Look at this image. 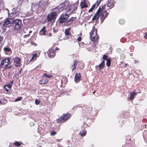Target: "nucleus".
I'll list each match as a JSON object with an SVG mask.
<instances>
[{"instance_id": "obj_14", "label": "nucleus", "mask_w": 147, "mask_h": 147, "mask_svg": "<svg viewBox=\"0 0 147 147\" xmlns=\"http://www.w3.org/2000/svg\"><path fill=\"white\" fill-rule=\"evenodd\" d=\"M3 50L5 53L8 55H10L12 52L11 49L8 47H4L3 48Z\"/></svg>"}, {"instance_id": "obj_39", "label": "nucleus", "mask_w": 147, "mask_h": 147, "mask_svg": "<svg viewBox=\"0 0 147 147\" xmlns=\"http://www.w3.org/2000/svg\"><path fill=\"white\" fill-rule=\"evenodd\" d=\"M40 101L39 100H35V103L36 105H38L40 104Z\"/></svg>"}, {"instance_id": "obj_22", "label": "nucleus", "mask_w": 147, "mask_h": 147, "mask_svg": "<svg viewBox=\"0 0 147 147\" xmlns=\"http://www.w3.org/2000/svg\"><path fill=\"white\" fill-rule=\"evenodd\" d=\"M102 0H98L96 2L93 4L92 7H93L94 9L95 7H97L99 5L100 2Z\"/></svg>"}, {"instance_id": "obj_9", "label": "nucleus", "mask_w": 147, "mask_h": 147, "mask_svg": "<svg viewBox=\"0 0 147 147\" xmlns=\"http://www.w3.org/2000/svg\"><path fill=\"white\" fill-rule=\"evenodd\" d=\"M18 8L15 7L12 9V12L11 14H8V16L9 17L14 18L16 16H18L19 14V11L18 10Z\"/></svg>"}, {"instance_id": "obj_49", "label": "nucleus", "mask_w": 147, "mask_h": 147, "mask_svg": "<svg viewBox=\"0 0 147 147\" xmlns=\"http://www.w3.org/2000/svg\"><path fill=\"white\" fill-rule=\"evenodd\" d=\"M95 92H96V91H95V90H94V91L93 92V94H94V93H95Z\"/></svg>"}, {"instance_id": "obj_40", "label": "nucleus", "mask_w": 147, "mask_h": 147, "mask_svg": "<svg viewBox=\"0 0 147 147\" xmlns=\"http://www.w3.org/2000/svg\"><path fill=\"white\" fill-rule=\"evenodd\" d=\"M3 40V38L2 36H0V45L1 44Z\"/></svg>"}, {"instance_id": "obj_51", "label": "nucleus", "mask_w": 147, "mask_h": 147, "mask_svg": "<svg viewBox=\"0 0 147 147\" xmlns=\"http://www.w3.org/2000/svg\"><path fill=\"white\" fill-rule=\"evenodd\" d=\"M41 33V34L42 35V33H43V32H40Z\"/></svg>"}, {"instance_id": "obj_44", "label": "nucleus", "mask_w": 147, "mask_h": 147, "mask_svg": "<svg viewBox=\"0 0 147 147\" xmlns=\"http://www.w3.org/2000/svg\"><path fill=\"white\" fill-rule=\"evenodd\" d=\"M77 40L79 41H80L82 40V38L80 36L78 38Z\"/></svg>"}, {"instance_id": "obj_20", "label": "nucleus", "mask_w": 147, "mask_h": 147, "mask_svg": "<svg viewBox=\"0 0 147 147\" xmlns=\"http://www.w3.org/2000/svg\"><path fill=\"white\" fill-rule=\"evenodd\" d=\"M70 27H69L65 29V34L66 36H71V34L70 32Z\"/></svg>"}, {"instance_id": "obj_28", "label": "nucleus", "mask_w": 147, "mask_h": 147, "mask_svg": "<svg viewBox=\"0 0 147 147\" xmlns=\"http://www.w3.org/2000/svg\"><path fill=\"white\" fill-rule=\"evenodd\" d=\"M37 56V54L36 53L32 55V57L30 61H34ZM36 60V59H35Z\"/></svg>"}, {"instance_id": "obj_41", "label": "nucleus", "mask_w": 147, "mask_h": 147, "mask_svg": "<svg viewBox=\"0 0 147 147\" xmlns=\"http://www.w3.org/2000/svg\"><path fill=\"white\" fill-rule=\"evenodd\" d=\"M31 44L32 45H33L34 46H36L37 45V44L36 43H35L34 42H31Z\"/></svg>"}, {"instance_id": "obj_54", "label": "nucleus", "mask_w": 147, "mask_h": 147, "mask_svg": "<svg viewBox=\"0 0 147 147\" xmlns=\"http://www.w3.org/2000/svg\"><path fill=\"white\" fill-rule=\"evenodd\" d=\"M67 147H69V146H68Z\"/></svg>"}, {"instance_id": "obj_36", "label": "nucleus", "mask_w": 147, "mask_h": 147, "mask_svg": "<svg viewBox=\"0 0 147 147\" xmlns=\"http://www.w3.org/2000/svg\"><path fill=\"white\" fill-rule=\"evenodd\" d=\"M6 86H3V88L4 89H5V90H6V93L7 94V93H9V89H7L6 88Z\"/></svg>"}, {"instance_id": "obj_17", "label": "nucleus", "mask_w": 147, "mask_h": 147, "mask_svg": "<svg viewBox=\"0 0 147 147\" xmlns=\"http://www.w3.org/2000/svg\"><path fill=\"white\" fill-rule=\"evenodd\" d=\"M77 63L78 61L76 60H74V61L73 63H72L71 67L72 71H73L76 69Z\"/></svg>"}, {"instance_id": "obj_35", "label": "nucleus", "mask_w": 147, "mask_h": 147, "mask_svg": "<svg viewBox=\"0 0 147 147\" xmlns=\"http://www.w3.org/2000/svg\"><path fill=\"white\" fill-rule=\"evenodd\" d=\"M108 57V56L107 55H104L102 57V59L104 60H107V58Z\"/></svg>"}, {"instance_id": "obj_43", "label": "nucleus", "mask_w": 147, "mask_h": 147, "mask_svg": "<svg viewBox=\"0 0 147 147\" xmlns=\"http://www.w3.org/2000/svg\"><path fill=\"white\" fill-rule=\"evenodd\" d=\"M30 35L29 34H28L27 35H25L24 36V38H26L27 37H29Z\"/></svg>"}, {"instance_id": "obj_37", "label": "nucleus", "mask_w": 147, "mask_h": 147, "mask_svg": "<svg viewBox=\"0 0 147 147\" xmlns=\"http://www.w3.org/2000/svg\"><path fill=\"white\" fill-rule=\"evenodd\" d=\"M57 134V133L56 131H52L51 132L50 134L52 136H53Z\"/></svg>"}, {"instance_id": "obj_33", "label": "nucleus", "mask_w": 147, "mask_h": 147, "mask_svg": "<svg viewBox=\"0 0 147 147\" xmlns=\"http://www.w3.org/2000/svg\"><path fill=\"white\" fill-rule=\"evenodd\" d=\"M74 17H71L69 19L68 21V22H71L72 24L74 20Z\"/></svg>"}, {"instance_id": "obj_19", "label": "nucleus", "mask_w": 147, "mask_h": 147, "mask_svg": "<svg viewBox=\"0 0 147 147\" xmlns=\"http://www.w3.org/2000/svg\"><path fill=\"white\" fill-rule=\"evenodd\" d=\"M48 82V80L46 78H43L39 81L38 83L40 84H45L47 83Z\"/></svg>"}, {"instance_id": "obj_21", "label": "nucleus", "mask_w": 147, "mask_h": 147, "mask_svg": "<svg viewBox=\"0 0 147 147\" xmlns=\"http://www.w3.org/2000/svg\"><path fill=\"white\" fill-rule=\"evenodd\" d=\"M78 65V67L80 69H83L84 68V64L81 61H78L77 64Z\"/></svg>"}, {"instance_id": "obj_53", "label": "nucleus", "mask_w": 147, "mask_h": 147, "mask_svg": "<svg viewBox=\"0 0 147 147\" xmlns=\"http://www.w3.org/2000/svg\"><path fill=\"white\" fill-rule=\"evenodd\" d=\"M26 64H28V63H26Z\"/></svg>"}, {"instance_id": "obj_27", "label": "nucleus", "mask_w": 147, "mask_h": 147, "mask_svg": "<svg viewBox=\"0 0 147 147\" xmlns=\"http://www.w3.org/2000/svg\"><path fill=\"white\" fill-rule=\"evenodd\" d=\"M111 62V61L110 59H107L106 63L107 66L109 67L110 66Z\"/></svg>"}, {"instance_id": "obj_46", "label": "nucleus", "mask_w": 147, "mask_h": 147, "mask_svg": "<svg viewBox=\"0 0 147 147\" xmlns=\"http://www.w3.org/2000/svg\"><path fill=\"white\" fill-rule=\"evenodd\" d=\"M59 50V48H58V47H56V48H55V50Z\"/></svg>"}, {"instance_id": "obj_42", "label": "nucleus", "mask_w": 147, "mask_h": 147, "mask_svg": "<svg viewBox=\"0 0 147 147\" xmlns=\"http://www.w3.org/2000/svg\"><path fill=\"white\" fill-rule=\"evenodd\" d=\"M94 9L93 7H91V8L89 10L88 12H90L92 11Z\"/></svg>"}, {"instance_id": "obj_30", "label": "nucleus", "mask_w": 147, "mask_h": 147, "mask_svg": "<svg viewBox=\"0 0 147 147\" xmlns=\"http://www.w3.org/2000/svg\"><path fill=\"white\" fill-rule=\"evenodd\" d=\"M13 144H14L17 147L21 145V144L18 141H16Z\"/></svg>"}, {"instance_id": "obj_5", "label": "nucleus", "mask_w": 147, "mask_h": 147, "mask_svg": "<svg viewBox=\"0 0 147 147\" xmlns=\"http://www.w3.org/2000/svg\"><path fill=\"white\" fill-rule=\"evenodd\" d=\"M90 34V38L92 41H96L98 39L97 30L94 26L93 27L92 29L91 30Z\"/></svg>"}, {"instance_id": "obj_23", "label": "nucleus", "mask_w": 147, "mask_h": 147, "mask_svg": "<svg viewBox=\"0 0 147 147\" xmlns=\"http://www.w3.org/2000/svg\"><path fill=\"white\" fill-rule=\"evenodd\" d=\"M105 65V61H102V62L99 65V69L103 68Z\"/></svg>"}, {"instance_id": "obj_24", "label": "nucleus", "mask_w": 147, "mask_h": 147, "mask_svg": "<svg viewBox=\"0 0 147 147\" xmlns=\"http://www.w3.org/2000/svg\"><path fill=\"white\" fill-rule=\"evenodd\" d=\"M86 130H82L80 131V135L82 136H86Z\"/></svg>"}, {"instance_id": "obj_32", "label": "nucleus", "mask_w": 147, "mask_h": 147, "mask_svg": "<svg viewBox=\"0 0 147 147\" xmlns=\"http://www.w3.org/2000/svg\"><path fill=\"white\" fill-rule=\"evenodd\" d=\"M22 96L19 97L18 98L16 99L15 100V102H17V101H20L22 100Z\"/></svg>"}, {"instance_id": "obj_4", "label": "nucleus", "mask_w": 147, "mask_h": 147, "mask_svg": "<svg viewBox=\"0 0 147 147\" xmlns=\"http://www.w3.org/2000/svg\"><path fill=\"white\" fill-rule=\"evenodd\" d=\"M57 15V12L53 11L49 13L48 15L47 19L48 22L55 21Z\"/></svg>"}, {"instance_id": "obj_29", "label": "nucleus", "mask_w": 147, "mask_h": 147, "mask_svg": "<svg viewBox=\"0 0 147 147\" xmlns=\"http://www.w3.org/2000/svg\"><path fill=\"white\" fill-rule=\"evenodd\" d=\"M43 32V33H42V35H45L46 32V31L45 30V26L43 27L42 28L40 31V32Z\"/></svg>"}, {"instance_id": "obj_25", "label": "nucleus", "mask_w": 147, "mask_h": 147, "mask_svg": "<svg viewBox=\"0 0 147 147\" xmlns=\"http://www.w3.org/2000/svg\"><path fill=\"white\" fill-rule=\"evenodd\" d=\"M39 7H43L44 6V3L43 1H39L38 3Z\"/></svg>"}, {"instance_id": "obj_15", "label": "nucleus", "mask_w": 147, "mask_h": 147, "mask_svg": "<svg viewBox=\"0 0 147 147\" xmlns=\"http://www.w3.org/2000/svg\"><path fill=\"white\" fill-rule=\"evenodd\" d=\"M81 78V74L79 72L78 74L77 73L75 76L74 78V80L75 82L78 83L80 81V80Z\"/></svg>"}, {"instance_id": "obj_3", "label": "nucleus", "mask_w": 147, "mask_h": 147, "mask_svg": "<svg viewBox=\"0 0 147 147\" xmlns=\"http://www.w3.org/2000/svg\"><path fill=\"white\" fill-rule=\"evenodd\" d=\"M71 116V114L68 113L65 114H63L62 116L57 119V122L59 123H63L69 119Z\"/></svg>"}, {"instance_id": "obj_16", "label": "nucleus", "mask_w": 147, "mask_h": 147, "mask_svg": "<svg viewBox=\"0 0 147 147\" xmlns=\"http://www.w3.org/2000/svg\"><path fill=\"white\" fill-rule=\"evenodd\" d=\"M80 6L82 9L88 7V5L86 3V0H84L80 2Z\"/></svg>"}, {"instance_id": "obj_6", "label": "nucleus", "mask_w": 147, "mask_h": 147, "mask_svg": "<svg viewBox=\"0 0 147 147\" xmlns=\"http://www.w3.org/2000/svg\"><path fill=\"white\" fill-rule=\"evenodd\" d=\"M13 18H7L4 20L3 26L5 27H9L11 26L13 22Z\"/></svg>"}, {"instance_id": "obj_12", "label": "nucleus", "mask_w": 147, "mask_h": 147, "mask_svg": "<svg viewBox=\"0 0 147 147\" xmlns=\"http://www.w3.org/2000/svg\"><path fill=\"white\" fill-rule=\"evenodd\" d=\"M114 3L115 2L113 1L110 0L109 1L107 5H105V9L106 11L113 7L114 6ZM104 5H106L105 4H104Z\"/></svg>"}, {"instance_id": "obj_50", "label": "nucleus", "mask_w": 147, "mask_h": 147, "mask_svg": "<svg viewBox=\"0 0 147 147\" xmlns=\"http://www.w3.org/2000/svg\"><path fill=\"white\" fill-rule=\"evenodd\" d=\"M21 70H20V71H19V73H20V74H21Z\"/></svg>"}, {"instance_id": "obj_7", "label": "nucleus", "mask_w": 147, "mask_h": 147, "mask_svg": "<svg viewBox=\"0 0 147 147\" xmlns=\"http://www.w3.org/2000/svg\"><path fill=\"white\" fill-rule=\"evenodd\" d=\"M69 16L67 13H63L59 18L58 21L59 23H63L65 22L67 20Z\"/></svg>"}, {"instance_id": "obj_52", "label": "nucleus", "mask_w": 147, "mask_h": 147, "mask_svg": "<svg viewBox=\"0 0 147 147\" xmlns=\"http://www.w3.org/2000/svg\"><path fill=\"white\" fill-rule=\"evenodd\" d=\"M5 102H6V103L7 102V100H5Z\"/></svg>"}, {"instance_id": "obj_38", "label": "nucleus", "mask_w": 147, "mask_h": 147, "mask_svg": "<svg viewBox=\"0 0 147 147\" xmlns=\"http://www.w3.org/2000/svg\"><path fill=\"white\" fill-rule=\"evenodd\" d=\"M72 24V23L71 22H68V21L67 22L65 23V25L67 26H70L71 24Z\"/></svg>"}, {"instance_id": "obj_11", "label": "nucleus", "mask_w": 147, "mask_h": 147, "mask_svg": "<svg viewBox=\"0 0 147 147\" xmlns=\"http://www.w3.org/2000/svg\"><path fill=\"white\" fill-rule=\"evenodd\" d=\"M55 51L53 48H51L49 49L47 52L48 55L50 58H52L55 56Z\"/></svg>"}, {"instance_id": "obj_8", "label": "nucleus", "mask_w": 147, "mask_h": 147, "mask_svg": "<svg viewBox=\"0 0 147 147\" xmlns=\"http://www.w3.org/2000/svg\"><path fill=\"white\" fill-rule=\"evenodd\" d=\"M14 26V28L16 30H18L21 28L22 25V21L19 19H16L13 20V23Z\"/></svg>"}, {"instance_id": "obj_31", "label": "nucleus", "mask_w": 147, "mask_h": 147, "mask_svg": "<svg viewBox=\"0 0 147 147\" xmlns=\"http://www.w3.org/2000/svg\"><path fill=\"white\" fill-rule=\"evenodd\" d=\"M43 76L45 77L48 78H50L52 77V75H50L47 74H44L43 75Z\"/></svg>"}, {"instance_id": "obj_18", "label": "nucleus", "mask_w": 147, "mask_h": 147, "mask_svg": "<svg viewBox=\"0 0 147 147\" xmlns=\"http://www.w3.org/2000/svg\"><path fill=\"white\" fill-rule=\"evenodd\" d=\"M135 90L134 92H131L130 93V95L129 97V100H133L135 98V96L137 95V93L135 92Z\"/></svg>"}, {"instance_id": "obj_34", "label": "nucleus", "mask_w": 147, "mask_h": 147, "mask_svg": "<svg viewBox=\"0 0 147 147\" xmlns=\"http://www.w3.org/2000/svg\"><path fill=\"white\" fill-rule=\"evenodd\" d=\"M119 23L121 24H123L125 23V21L123 19H120L119 21Z\"/></svg>"}, {"instance_id": "obj_2", "label": "nucleus", "mask_w": 147, "mask_h": 147, "mask_svg": "<svg viewBox=\"0 0 147 147\" xmlns=\"http://www.w3.org/2000/svg\"><path fill=\"white\" fill-rule=\"evenodd\" d=\"M11 57H5L1 61L0 65L5 68H9L11 67L10 64L11 62L10 61Z\"/></svg>"}, {"instance_id": "obj_26", "label": "nucleus", "mask_w": 147, "mask_h": 147, "mask_svg": "<svg viewBox=\"0 0 147 147\" xmlns=\"http://www.w3.org/2000/svg\"><path fill=\"white\" fill-rule=\"evenodd\" d=\"M13 83V81H12L9 84H6L5 86L7 87L9 89H10L12 87Z\"/></svg>"}, {"instance_id": "obj_10", "label": "nucleus", "mask_w": 147, "mask_h": 147, "mask_svg": "<svg viewBox=\"0 0 147 147\" xmlns=\"http://www.w3.org/2000/svg\"><path fill=\"white\" fill-rule=\"evenodd\" d=\"M13 63L15 66L17 67H19L21 65V59L18 57H16L13 59Z\"/></svg>"}, {"instance_id": "obj_47", "label": "nucleus", "mask_w": 147, "mask_h": 147, "mask_svg": "<svg viewBox=\"0 0 147 147\" xmlns=\"http://www.w3.org/2000/svg\"><path fill=\"white\" fill-rule=\"evenodd\" d=\"M49 35L50 36H52V34L51 33H49Z\"/></svg>"}, {"instance_id": "obj_45", "label": "nucleus", "mask_w": 147, "mask_h": 147, "mask_svg": "<svg viewBox=\"0 0 147 147\" xmlns=\"http://www.w3.org/2000/svg\"><path fill=\"white\" fill-rule=\"evenodd\" d=\"M145 35L144 36V38L146 39H147V33H145Z\"/></svg>"}, {"instance_id": "obj_1", "label": "nucleus", "mask_w": 147, "mask_h": 147, "mask_svg": "<svg viewBox=\"0 0 147 147\" xmlns=\"http://www.w3.org/2000/svg\"><path fill=\"white\" fill-rule=\"evenodd\" d=\"M105 8V5H102L100 7L93 17L92 20H96V22L98 21V18L100 16L101 20V23L103 22L109 14V13L106 11Z\"/></svg>"}, {"instance_id": "obj_13", "label": "nucleus", "mask_w": 147, "mask_h": 147, "mask_svg": "<svg viewBox=\"0 0 147 147\" xmlns=\"http://www.w3.org/2000/svg\"><path fill=\"white\" fill-rule=\"evenodd\" d=\"M65 6V3H63L60 4L58 6L56 7L54 9V10H58L59 12H60L63 10Z\"/></svg>"}, {"instance_id": "obj_48", "label": "nucleus", "mask_w": 147, "mask_h": 147, "mask_svg": "<svg viewBox=\"0 0 147 147\" xmlns=\"http://www.w3.org/2000/svg\"><path fill=\"white\" fill-rule=\"evenodd\" d=\"M128 35H129L128 34H127L126 35H125V36L126 37H128Z\"/></svg>"}]
</instances>
